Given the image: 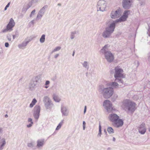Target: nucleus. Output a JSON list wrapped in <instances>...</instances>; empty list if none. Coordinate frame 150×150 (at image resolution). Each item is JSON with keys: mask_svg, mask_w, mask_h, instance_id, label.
Masks as SVG:
<instances>
[{"mask_svg": "<svg viewBox=\"0 0 150 150\" xmlns=\"http://www.w3.org/2000/svg\"><path fill=\"white\" fill-rule=\"evenodd\" d=\"M135 103L130 100L126 99L123 101L122 107L127 112L132 113L135 110Z\"/></svg>", "mask_w": 150, "mask_h": 150, "instance_id": "f257e3e1", "label": "nucleus"}, {"mask_svg": "<svg viewBox=\"0 0 150 150\" xmlns=\"http://www.w3.org/2000/svg\"><path fill=\"white\" fill-rule=\"evenodd\" d=\"M108 86L106 88H104L103 85H100L99 87V90L100 91H102L103 97L106 99L110 98L114 93L113 88L109 86Z\"/></svg>", "mask_w": 150, "mask_h": 150, "instance_id": "f03ea898", "label": "nucleus"}, {"mask_svg": "<svg viewBox=\"0 0 150 150\" xmlns=\"http://www.w3.org/2000/svg\"><path fill=\"white\" fill-rule=\"evenodd\" d=\"M115 74L114 76L115 78V81H118V83H123V81L119 77H122L123 76V70L121 69L119 67H117L115 68Z\"/></svg>", "mask_w": 150, "mask_h": 150, "instance_id": "7ed1b4c3", "label": "nucleus"}, {"mask_svg": "<svg viewBox=\"0 0 150 150\" xmlns=\"http://www.w3.org/2000/svg\"><path fill=\"white\" fill-rule=\"evenodd\" d=\"M122 12L121 9L120 8L116 10H113L110 13V17L113 19L119 18L121 16Z\"/></svg>", "mask_w": 150, "mask_h": 150, "instance_id": "20e7f679", "label": "nucleus"}, {"mask_svg": "<svg viewBox=\"0 0 150 150\" xmlns=\"http://www.w3.org/2000/svg\"><path fill=\"white\" fill-rule=\"evenodd\" d=\"M40 76H37L33 78L30 81L29 83V87L31 91L33 90L36 87L38 82L39 80L40 79Z\"/></svg>", "mask_w": 150, "mask_h": 150, "instance_id": "39448f33", "label": "nucleus"}, {"mask_svg": "<svg viewBox=\"0 0 150 150\" xmlns=\"http://www.w3.org/2000/svg\"><path fill=\"white\" fill-rule=\"evenodd\" d=\"M43 101L45 106L47 109L50 110L54 106L51 100L47 96L44 97L43 98Z\"/></svg>", "mask_w": 150, "mask_h": 150, "instance_id": "423d86ee", "label": "nucleus"}, {"mask_svg": "<svg viewBox=\"0 0 150 150\" xmlns=\"http://www.w3.org/2000/svg\"><path fill=\"white\" fill-rule=\"evenodd\" d=\"M107 3L104 0H100L98 2L97 7L100 11H104L106 10Z\"/></svg>", "mask_w": 150, "mask_h": 150, "instance_id": "0eeeda50", "label": "nucleus"}, {"mask_svg": "<svg viewBox=\"0 0 150 150\" xmlns=\"http://www.w3.org/2000/svg\"><path fill=\"white\" fill-rule=\"evenodd\" d=\"M15 23L14 21L12 18H11L10 21L6 26V28L3 29L2 30V32L5 33L8 31H11L12 30L13 28L15 25Z\"/></svg>", "mask_w": 150, "mask_h": 150, "instance_id": "6e6552de", "label": "nucleus"}, {"mask_svg": "<svg viewBox=\"0 0 150 150\" xmlns=\"http://www.w3.org/2000/svg\"><path fill=\"white\" fill-rule=\"evenodd\" d=\"M130 11H125L123 14V15L120 17L119 19H117L115 21V22L117 23L119 22H121L126 21L128 17V16L130 13Z\"/></svg>", "mask_w": 150, "mask_h": 150, "instance_id": "1a4fd4ad", "label": "nucleus"}, {"mask_svg": "<svg viewBox=\"0 0 150 150\" xmlns=\"http://www.w3.org/2000/svg\"><path fill=\"white\" fill-rule=\"evenodd\" d=\"M103 106L108 112H110L112 111L113 108L112 104L109 100H105L103 103Z\"/></svg>", "mask_w": 150, "mask_h": 150, "instance_id": "9d476101", "label": "nucleus"}, {"mask_svg": "<svg viewBox=\"0 0 150 150\" xmlns=\"http://www.w3.org/2000/svg\"><path fill=\"white\" fill-rule=\"evenodd\" d=\"M40 110V106L39 105H36L34 108L33 115L35 119L37 120L39 118Z\"/></svg>", "mask_w": 150, "mask_h": 150, "instance_id": "9b49d317", "label": "nucleus"}, {"mask_svg": "<svg viewBox=\"0 0 150 150\" xmlns=\"http://www.w3.org/2000/svg\"><path fill=\"white\" fill-rule=\"evenodd\" d=\"M133 0H122V5L125 9H129L131 7Z\"/></svg>", "mask_w": 150, "mask_h": 150, "instance_id": "f8f14e48", "label": "nucleus"}, {"mask_svg": "<svg viewBox=\"0 0 150 150\" xmlns=\"http://www.w3.org/2000/svg\"><path fill=\"white\" fill-rule=\"evenodd\" d=\"M107 61L109 62H112L114 59V57L110 51H107L103 53Z\"/></svg>", "mask_w": 150, "mask_h": 150, "instance_id": "ddd939ff", "label": "nucleus"}, {"mask_svg": "<svg viewBox=\"0 0 150 150\" xmlns=\"http://www.w3.org/2000/svg\"><path fill=\"white\" fill-rule=\"evenodd\" d=\"M116 23L115 21H113L109 26L106 28L105 29L112 33L114 31L115 24Z\"/></svg>", "mask_w": 150, "mask_h": 150, "instance_id": "4468645a", "label": "nucleus"}, {"mask_svg": "<svg viewBox=\"0 0 150 150\" xmlns=\"http://www.w3.org/2000/svg\"><path fill=\"white\" fill-rule=\"evenodd\" d=\"M119 118V116L117 114L114 113H112L109 115L108 118L109 120L112 123Z\"/></svg>", "mask_w": 150, "mask_h": 150, "instance_id": "2eb2a0df", "label": "nucleus"}, {"mask_svg": "<svg viewBox=\"0 0 150 150\" xmlns=\"http://www.w3.org/2000/svg\"><path fill=\"white\" fill-rule=\"evenodd\" d=\"M112 124L115 127H119L122 126L123 124V120L120 119L119 117Z\"/></svg>", "mask_w": 150, "mask_h": 150, "instance_id": "dca6fc26", "label": "nucleus"}, {"mask_svg": "<svg viewBox=\"0 0 150 150\" xmlns=\"http://www.w3.org/2000/svg\"><path fill=\"white\" fill-rule=\"evenodd\" d=\"M48 6L47 5H45L40 10L38 14L37 15L36 19H37L39 18H41L42 17L45 13V9Z\"/></svg>", "mask_w": 150, "mask_h": 150, "instance_id": "f3484780", "label": "nucleus"}, {"mask_svg": "<svg viewBox=\"0 0 150 150\" xmlns=\"http://www.w3.org/2000/svg\"><path fill=\"white\" fill-rule=\"evenodd\" d=\"M32 40V38H30L26 42L24 41L21 44L18 45V47L20 49H24L29 42Z\"/></svg>", "mask_w": 150, "mask_h": 150, "instance_id": "a211bd4d", "label": "nucleus"}, {"mask_svg": "<svg viewBox=\"0 0 150 150\" xmlns=\"http://www.w3.org/2000/svg\"><path fill=\"white\" fill-rule=\"evenodd\" d=\"M144 126V124L142 123L140 125L139 127V132L142 134H144L146 131V129Z\"/></svg>", "mask_w": 150, "mask_h": 150, "instance_id": "6ab92c4d", "label": "nucleus"}, {"mask_svg": "<svg viewBox=\"0 0 150 150\" xmlns=\"http://www.w3.org/2000/svg\"><path fill=\"white\" fill-rule=\"evenodd\" d=\"M117 82H118L115 81V82H110L107 83V86L112 87L113 88H117L118 87L119 84Z\"/></svg>", "mask_w": 150, "mask_h": 150, "instance_id": "aec40b11", "label": "nucleus"}, {"mask_svg": "<svg viewBox=\"0 0 150 150\" xmlns=\"http://www.w3.org/2000/svg\"><path fill=\"white\" fill-rule=\"evenodd\" d=\"M6 144V140L5 138L1 139L0 136V150H2L4 149V146Z\"/></svg>", "mask_w": 150, "mask_h": 150, "instance_id": "412c9836", "label": "nucleus"}, {"mask_svg": "<svg viewBox=\"0 0 150 150\" xmlns=\"http://www.w3.org/2000/svg\"><path fill=\"white\" fill-rule=\"evenodd\" d=\"M45 143L44 139H40L38 140L37 142V146L39 148L42 147Z\"/></svg>", "mask_w": 150, "mask_h": 150, "instance_id": "4be33fe9", "label": "nucleus"}, {"mask_svg": "<svg viewBox=\"0 0 150 150\" xmlns=\"http://www.w3.org/2000/svg\"><path fill=\"white\" fill-rule=\"evenodd\" d=\"M112 33L105 29L102 33L103 36L105 38H108L110 37Z\"/></svg>", "mask_w": 150, "mask_h": 150, "instance_id": "5701e85b", "label": "nucleus"}, {"mask_svg": "<svg viewBox=\"0 0 150 150\" xmlns=\"http://www.w3.org/2000/svg\"><path fill=\"white\" fill-rule=\"evenodd\" d=\"M32 4L30 3H28L27 4L24 5L22 10V12L25 13L28 9L32 6Z\"/></svg>", "mask_w": 150, "mask_h": 150, "instance_id": "b1692460", "label": "nucleus"}, {"mask_svg": "<svg viewBox=\"0 0 150 150\" xmlns=\"http://www.w3.org/2000/svg\"><path fill=\"white\" fill-rule=\"evenodd\" d=\"M110 45H105L102 49H101L100 50V52L102 53H103L109 51H108L109 47H110Z\"/></svg>", "mask_w": 150, "mask_h": 150, "instance_id": "393cba45", "label": "nucleus"}, {"mask_svg": "<svg viewBox=\"0 0 150 150\" xmlns=\"http://www.w3.org/2000/svg\"><path fill=\"white\" fill-rule=\"evenodd\" d=\"M78 31L77 30H74L71 32L70 38L71 40L74 39L75 37V35L78 33Z\"/></svg>", "mask_w": 150, "mask_h": 150, "instance_id": "a878e982", "label": "nucleus"}, {"mask_svg": "<svg viewBox=\"0 0 150 150\" xmlns=\"http://www.w3.org/2000/svg\"><path fill=\"white\" fill-rule=\"evenodd\" d=\"M28 122H30L29 124L27 125V127L28 128H30L31 127L33 124V120L31 118H29L28 119Z\"/></svg>", "mask_w": 150, "mask_h": 150, "instance_id": "bb28decb", "label": "nucleus"}, {"mask_svg": "<svg viewBox=\"0 0 150 150\" xmlns=\"http://www.w3.org/2000/svg\"><path fill=\"white\" fill-rule=\"evenodd\" d=\"M53 97L54 100L56 102H59L60 100V98L55 94L53 95Z\"/></svg>", "mask_w": 150, "mask_h": 150, "instance_id": "cd10ccee", "label": "nucleus"}, {"mask_svg": "<svg viewBox=\"0 0 150 150\" xmlns=\"http://www.w3.org/2000/svg\"><path fill=\"white\" fill-rule=\"evenodd\" d=\"M101 127L100 123H99V132L98 134L97 137H100L101 136Z\"/></svg>", "mask_w": 150, "mask_h": 150, "instance_id": "c85d7f7f", "label": "nucleus"}, {"mask_svg": "<svg viewBox=\"0 0 150 150\" xmlns=\"http://www.w3.org/2000/svg\"><path fill=\"white\" fill-rule=\"evenodd\" d=\"M36 102V100L35 98L33 99L31 103H30V108H32L33 106L35 104Z\"/></svg>", "mask_w": 150, "mask_h": 150, "instance_id": "c756f323", "label": "nucleus"}, {"mask_svg": "<svg viewBox=\"0 0 150 150\" xmlns=\"http://www.w3.org/2000/svg\"><path fill=\"white\" fill-rule=\"evenodd\" d=\"M82 65L83 67L87 69L89 68V64L88 63L87 61H84L82 64Z\"/></svg>", "mask_w": 150, "mask_h": 150, "instance_id": "7c9ffc66", "label": "nucleus"}, {"mask_svg": "<svg viewBox=\"0 0 150 150\" xmlns=\"http://www.w3.org/2000/svg\"><path fill=\"white\" fill-rule=\"evenodd\" d=\"M64 120H63L61 121L59 123L58 126H57L56 128V130H59L60 128L61 127L63 123Z\"/></svg>", "mask_w": 150, "mask_h": 150, "instance_id": "2f4dec72", "label": "nucleus"}, {"mask_svg": "<svg viewBox=\"0 0 150 150\" xmlns=\"http://www.w3.org/2000/svg\"><path fill=\"white\" fill-rule=\"evenodd\" d=\"M107 131L108 133L110 134L113 133L114 132V130L111 127H108L107 129Z\"/></svg>", "mask_w": 150, "mask_h": 150, "instance_id": "473e14b6", "label": "nucleus"}, {"mask_svg": "<svg viewBox=\"0 0 150 150\" xmlns=\"http://www.w3.org/2000/svg\"><path fill=\"white\" fill-rule=\"evenodd\" d=\"M45 35L44 34L42 35L40 39V41L41 43H43L45 41Z\"/></svg>", "mask_w": 150, "mask_h": 150, "instance_id": "72a5a7b5", "label": "nucleus"}, {"mask_svg": "<svg viewBox=\"0 0 150 150\" xmlns=\"http://www.w3.org/2000/svg\"><path fill=\"white\" fill-rule=\"evenodd\" d=\"M61 49V47H57L54 48L52 52H51V54H52L53 52L59 51Z\"/></svg>", "mask_w": 150, "mask_h": 150, "instance_id": "f704fd0d", "label": "nucleus"}, {"mask_svg": "<svg viewBox=\"0 0 150 150\" xmlns=\"http://www.w3.org/2000/svg\"><path fill=\"white\" fill-rule=\"evenodd\" d=\"M50 83V81H46L45 84V88H47L49 87V86H48V85H49Z\"/></svg>", "mask_w": 150, "mask_h": 150, "instance_id": "c9c22d12", "label": "nucleus"}, {"mask_svg": "<svg viewBox=\"0 0 150 150\" xmlns=\"http://www.w3.org/2000/svg\"><path fill=\"white\" fill-rule=\"evenodd\" d=\"M28 147L30 148H33L34 147V145L32 142L28 143L27 144Z\"/></svg>", "mask_w": 150, "mask_h": 150, "instance_id": "e433bc0d", "label": "nucleus"}, {"mask_svg": "<svg viewBox=\"0 0 150 150\" xmlns=\"http://www.w3.org/2000/svg\"><path fill=\"white\" fill-rule=\"evenodd\" d=\"M35 9H34L32 11V12H31V14H30V17H32L33 15H34L35 14Z\"/></svg>", "mask_w": 150, "mask_h": 150, "instance_id": "4c0bfd02", "label": "nucleus"}, {"mask_svg": "<svg viewBox=\"0 0 150 150\" xmlns=\"http://www.w3.org/2000/svg\"><path fill=\"white\" fill-rule=\"evenodd\" d=\"M11 35H9V36H8V35L7 36L6 38L7 39L8 41H11Z\"/></svg>", "mask_w": 150, "mask_h": 150, "instance_id": "58836bf2", "label": "nucleus"}, {"mask_svg": "<svg viewBox=\"0 0 150 150\" xmlns=\"http://www.w3.org/2000/svg\"><path fill=\"white\" fill-rule=\"evenodd\" d=\"M86 123L84 121H83V130H85L86 128Z\"/></svg>", "mask_w": 150, "mask_h": 150, "instance_id": "ea45409f", "label": "nucleus"}, {"mask_svg": "<svg viewBox=\"0 0 150 150\" xmlns=\"http://www.w3.org/2000/svg\"><path fill=\"white\" fill-rule=\"evenodd\" d=\"M61 111L62 112V113L63 115H65L66 114V110H64V109L62 107L61 108Z\"/></svg>", "mask_w": 150, "mask_h": 150, "instance_id": "a19ab883", "label": "nucleus"}, {"mask_svg": "<svg viewBox=\"0 0 150 150\" xmlns=\"http://www.w3.org/2000/svg\"><path fill=\"white\" fill-rule=\"evenodd\" d=\"M10 5V2H9L7 4V5L5 7V8H4V10L5 11H6L7 10V8H8V7H9V5Z\"/></svg>", "mask_w": 150, "mask_h": 150, "instance_id": "79ce46f5", "label": "nucleus"}, {"mask_svg": "<svg viewBox=\"0 0 150 150\" xmlns=\"http://www.w3.org/2000/svg\"><path fill=\"white\" fill-rule=\"evenodd\" d=\"M3 53V50L2 49L0 50V58L2 57Z\"/></svg>", "mask_w": 150, "mask_h": 150, "instance_id": "37998d69", "label": "nucleus"}, {"mask_svg": "<svg viewBox=\"0 0 150 150\" xmlns=\"http://www.w3.org/2000/svg\"><path fill=\"white\" fill-rule=\"evenodd\" d=\"M29 24L30 25V26H31V25H33L34 24V20H32L31 21Z\"/></svg>", "mask_w": 150, "mask_h": 150, "instance_id": "c03bdc74", "label": "nucleus"}, {"mask_svg": "<svg viewBox=\"0 0 150 150\" xmlns=\"http://www.w3.org/2000/svg\"><path fill=\"white\" fill-rule=\"evenodd\" d=\"M5 46L6 47H8L9 46V43L7 42H6L5 43Z\"/></svg>", "mask_w": 150, "mask_h": 150, "instance_id": "a18cd8bd", "label": "nucleus"}, {"mask_svg": "<svg viewBox=\"0 0 150 150\" xmlns=\"http://www.w3.org/2000/svg\"><path fill=\"white\" fill-rule=\"evenodd\" d=\"M149 29H148V32H147V33H148V35H149V36H150V27L149 26Z\"/></svg>", "mask_w": 150, "mask_h": 150, "instance_id": "49530a36", "label": "nucleus"}, {"mask_svg": "<svg viewBox=\"0 0 150 150\" xmlns=\"http://www.w3.org/2000/svg\"><path fill=\"white\" fill-rule=\"evenodd\" d=\"M59 54H56L54 56V58H57L59 56Z\"/></svg>", "mask_w": 150, "mask_h": 150, "instance_id": "de8ad7c7", "label": "nucleus"}, {"mask_svg": "<svg viewBox=\"0 0 150 150\" xmlns=\"http://www.w3.org/2000/svg\"><path fill=\"white\" fill-rule=\"evenodd\" d=\"M86 106H85L84 107V114H85L86 112Z\"/></svg>", "mask_w": 150, "mask_h": 150, "instance_id": "09e8293b", "label": "nucleus"}, {"mask_svg": "<svg viewBox=\"0 0 150 150\" xmlns=\"http://www.w3.org/2000/svg\"><path fill=\"white\" fill-rule=\"evenodd\" d=\"M3 132L2 128L1 127H0V134L2 133Z\"/></svg>", "mask_w": 150, "mask_h": 150, "instance_id": "8fccbe9b", "label": "nucleus"}, {"mask_svg": "<svg viewBox=\"0 0 150 150\" xmlns=\"http://www.w3.org/2000/svg\"><path fill=\"white\" fill-rule=\"evenodd\" d=\"M56 79V76H55L52 79V80L54 81Z\"/></svg>", "mask_w": 150, "mask_h": 150, "instance_id": "3c124183", "label": "nucleus"}, {"mask_svg": "<svg viewBox=\"0 0 150 150\" xmlns=\"http://www.w3.org/2000/svg\"><path fill=\"white\" fill-rule=\"evenodd\" d=\"M16 38V36L15 35H13V39H15Z\"/></svg>", "mask_w": 150, "mask_h": 150, "instance_id": "603ef678", "label": "nucleus"}, {"mask_svg": "<svg viewBox=\"0 0 150 150\" xmlns=\"http://www.w3.org/2000/svg\"><path fill=\"white\" fill-rule=\"evenodd\" d=\"M112 140H113V141H114V142H115V138L114 137H113V139H112Z\"/></svg>", "mask_w": 150, "mask_h": 150, "instance_id": "864d4df0", "label": "nucleus"}, {"mask_svg": "<svg viewBox=\"0 0 150 150\" xmlns=\"http://www.w3.org/2000/svg\"><path fill=\"white\" fill-rule=\"evenodd\" d=\"M148 61L149 62H150V56L149 57Z\"/></svg>", "mask_w": 150, "mask_h": 150, "instance_id": "5fc2aeb1", "label": "nucleus"}, {"mask_svg": "<svg viewBox=\"0 0 150 150\" xmlns=\"http://www.w3.org/2000/svg\"><path fill=\"white\" fill-rule=\"evenodd\" d=\"M74 54H75V52H74V51H73V54H72V56H74Z\"/></svg>", "mask_w": 150, "mask_h": 150, "instance_id": "6e6d98bb", "label": "nucleus"}, {"mask_svg": "<svg viewBox=\"0 0 150 150\" xmlns=\"http://www.w3.org/2000/svg\"><path fill=\"white\" fill-rule=\"evenodd\" d=\"M5 117H8V115L7 114L6 115H5Z\"/></svg>", "mask_w": 150, "mask_h": 150, "instance_id": "4d7b16f0", "label": "nucleus"}, {"mask_svg": "<svg viewBox=\"0 0 150 150\" xmlns=\"http://www.w3.org/2000/svg\"><path fill=\"white\" fill-rule=\"evenodd\" d=\"M57 5L58 6H61V4H60V3H59L57 4Z\"/></svg>", "mask_w": 150, "mask_h": 150, "instance_id": "13d9d810", "label": "nucleus"}, {"mask_svg": "<svg viewBox=\"0 0 150 150\" xmlns=\"http://www.w3.org/2000/svg\"><path fill=\"white\" fill-rule=\"evenodd\" d=\"M148 85H150V82H149V83H148ZM149 87V88H150V87Z\"/></svg>", "mask_w": 150, "mask_h": 150, "instance_id": "bf43d9fd", "label": "nucleus"}, {"mask_svg": "<svg viewBox=\"0 0 150 150\" xmlns=\"http://www.w3.org/2000/svg\"><path fill=\"white\" fill-rule=\"evenodd\" d=\"M149 131L150 132V127H149Z\"/></svg>", "mask_w": 150, "mask_h": 150, "instance_id": "052dcab7", "label": "nucleus"}, {"mask_svg": "<svg viewBox=\"0 0 150 150\" xmlns=\"http://www.w3.org/2000/svg\"><path fill=\"white\" fill-rule=\"evenodd\" d=\"M104 132H105L106 130L105 129V130H104Z\"/></svg>", "mask_w": 150, "mask_h": 150, "instance_id": "680f3d73", "label": "nucleus"}]
</instances>
